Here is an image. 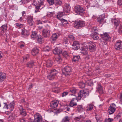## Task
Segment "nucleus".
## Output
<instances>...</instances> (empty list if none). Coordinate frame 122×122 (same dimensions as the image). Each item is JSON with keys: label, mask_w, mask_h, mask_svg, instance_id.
Wrapping results in <instances>:
<instances>
[{"label": "nucleus", "mask_w": 122, "mask_h": 122, "mask_svg": "<svg viewBox=\"0 0 122 122\" xmlns=\"http://www.w3.org/2000/svg\"><path fill=\"white\" fill-rule=\"evenodd\" d=\"M89 92L86 90H81L80 91L79 93L78 94L77 99L78 100H80L81 98H84L86 96L88 95Z\"/></svg>", "instance_id": "obj_1"}, {"label": "nucleus", "mask_w": 122, "mask_h": 122, "mask_svg": "<svg viewBox=\"0 0 122 122\" xmlns=\"http://www.w3.org/2000/svg\"><path fill=\"white\" fill-rule=\"evenodd\" d=\"M75 11L76 13L79 14H80L81 13H84L85 12L84 9L79 5L76 6L75 7Z\"/></svg>", "instance_id": "obj_2"}, {"label": "nucleus", "mask_w": 122, "mask_h": 122, "mask_svg": "<svg viewBox=\"0 0 122 122\" xmlns=\"http://www.w3.org/2000/svg\"><path fill=\"white\" fill-rule=\"evenodd\" d=\"M71 96L73 98L70 102V105L71 107H73L77 105L76 102L78 100L77 97H76L73 95H72Z\"/></svg>", "instance_id": "obj_3"}, {"label": "nucleus", "mask_w": 122, "mask_h": 122, "mask_svg": "<svg viewBox=\"0 0 122 122\" xmlns=\"http://www.w3.org/2000/svg\"><path fill=\"white\" fill-rule=\"evenodd\" d=\"M73 26L76 28H78L79 27H83L85 25L84 22L83 21L76 22L73 23Z\"/></svg>", "instance_id": "obj_4"}, {"label": "nucleus", "mask_w": 122, "mask_h": 122, "mask_svg": "<svg viewBox=\"0 0 122 122\" xmlns=\"http://www.w3.org/2000/svg\"><path fill=\"white\" fill-rule=\"evenodd\" d=\"M50 73L51 74L47 76V78L50 80H52L54 78L57 72L56 70L54 69L51 70Z\"/></svg>", "instance_id": "obj_5"}, {"label": "nucleus", "mask_w": 122, "mask_h": 122, "mask_svg": "<svg viewBox=\"0 0 122 122\" xmlns=\"http://www.w3.org/2000/svg\"><path fill=\"white\" fill-rule=\"evenodd\" d=\"M71 68L69 66H66L62 70V73L65 75L70 74L71 73Z\"/></svg>", "instance_id": "obj_6"}, {"label": "nucleus", "mask_w": 122, "mask_h": 122, "mask_svg": "<svg viewBox=\"0 0 122 122\" xmlns=\"http://www.w3.org/2000/svg\"><path fill=\"white\" fill-rule=\"evenodd\" d=\"M116 105L114 103H112L110 105L109 108L108 112L109 114H111L113 113L116 110Z\"/></svg>", "instance_id": "obj_7"}, {"label": "nucleus", "mask_w": 122, "mask_h": 122, "mask_svg": "<svg viewBox=\"0 0 122 122\" xmlns=\"http://www.w3.org/2000/svg\"><path fill=\"white\" fill-rule=\"evenodd\" d=\"M35 122H43L41 116L38 114L34 115Z\"/></svg>", "instance_id": "obj_8"}, {"label": "nucleus", "mask_w": 122, "mask_h": 122, "mask_svg": "<svg viewBox=\"0 0 122 122\" xmlns=\"http://www.w3.org/2000/svg\"><path fill=\"white\" fill-rule=\"evenodd\" d=\"M50 30L47 29H44L42 31V35L45 37H47L50 36Z\"/></svg>", "instance_id": "obj_9"}, {"label": "nucleus", "mask_w": 122, "mask_h": 122, "mask_svg": "<svg viewBox=\"0 0 122 122\" xmlns=\"http://www.w3.org/2000/svg\"><path fill=\"white\" fill-rule=\"evenodd\" d=\"M102 39L106 41H107L110 39V37L109 36L108 34L107 33H104L101 35Z\"/></svg>", "instance_id": "obj_10"}, {"label": "nucleus", "mask_w": 122, "mask_h": 122, "mask_svg": "<svg viewBox=\"0 0 122 122\" xmlns=\"http://www.w3.org/2000/svg\"><path fill=\"white\" fill-rule=\"evenodd\" d=\"M79 48V44L78 42L76 41L74 42L72 45V48L75 50H77Z\"/></svg>", "instance_id": "obj_11"}, {"label": "nucleus", "mask_w": 122, "mask_h": 122, "mask_svg": "<svg viewBox=\"0 0 122 122\" xmlns=\"http://www.w3.org/2000/svg\"><path fill=\"white\" fill-rule=\"evenodd\" d=\"M14 105V102H12L9 104L6 105V108L8 109L9 111H11L13 110Z\"/></svg>", "instance_id": "obj_12"}, {"label": "nucleus", "mask_w": 122, "mask_h": 122, "mask_svg": "<svg viewBox=\"0 0 122 122\" xmlns=\"http://www.w3.org/2000/svg\"><path fill=\"white\" fill-rule=\"evenodd\" d=\"M58 103V102L57 101L55 100L53 101L50 103V107L52 108H54L57 107Z\"/></svg>", "instance_id": "obj_13"}, {"label": "nucleus", "mask_w": 122, "mask_h": 122, "mask_svg": "<svg viewBox=\"0 0 122 122\" xmlns=\"http://www.w3.org/2000/svg\"><path fill=\"white\" fill-rule=\"evenodd\" d=\"M89 50L92 51L95 49L96 46L95 43L93 42H90L88 43Z\"/></svg>", "instance_id": "obj_14"}, {"label": "nucleus", "mask_w": 122, "mask_h": 122, "mask_svg": "<svg viewBox=\"0 0 122 122\" xmlns=\"http://www.w3.org/2000/svg\"><path fill=\"white\" fill-rule=\"evenodd\" d=\"M122 42L121 41H118L117 42L115 45V48L118 50L122 48Z\"/></svg>", "instance_id": "obj_15"}, {"label": "nucleus", "mask_w": 122, "mask_h": 122, "mask_svg": "<svg viewBox=\"0 0 122 122\" xmlns=\"http://www.w3.org/2000/svg\"><path fill=\"white\" fill-rule=\"evenodd\" d=\"M87 50V48L85 46L82 47L81 48V52L83 54L86 55L88 53Z\"/></svg>", "instance_id": "obj_16"}, {"label": "nucleus", "mask_w": 122, "mask_h": 122, "mask_svg": "<svg viewBox=\"0 0 122 122\" xmlns=\"http://www.w3.org/2000/svg\"><path fill=\"white\" fill-rule=\"evenodd\" d=\"M70 6L67 4H65L63 10L65 12L68 13L70 11Z\"/></svg>", "instance_id": "obj_17"}, {"label": "nucleus", "mask_w": 122, "mask_h": 122, "mask_svg": "<svg viewBox=\"0 0 122 122\" xmlns=\"http://www.w3.org/2000/svg\"><path fill=\"white\" fill-rule=\"evenodd\" d=\"M27 22L29 25L30 26H32L34 24V22L33 21V17L30 16H29L27 18Z\"/></svg>", "instance_id": "obj_18"}, {"label": "nucleus", "mask_w": 122, "mask_h": 122, "mask_svg": "<svg viewBox=\"0 0 122 122\" xmlns=\"http://www.w3.org/2000/svg\"><path fill=\"white\" fill-rule=\"evenodd\" d=\"M19 108L20 111V114L23 116H25L26 115V113L25 110L23 109L22 107L20 106Z\"/></svg>", "instance_id": "obj_19"}, {"label": "nucleus", "mask_w": 122, "mask_h": 122, "mask_svg": "<svg viewBox=\"0 0 122 122\" xmlns=\"http://www.w3.org/2000/svg\"><path fill=\"white\" fill-rule=\"evenodd\" d=\"M105 18V15L103 14L100 16L97 19L98 22L100 24L102 23L103 22L104 19Z\"/></svg>", "instance_id": "obj_20"}, {"label": "nucleus", "mask_w": 122, "mask_h": 122, "mask_svg": "<svg viewBox=\"0 0 122 122\" xmlns=\"http://www.w3.org/2000/svg\"><path fill=\"white\" fill-rule=\"evenodd\" d=\"M97 92H98L100 94H102L103 92V90L102 86L100 84H99L97 87Z\"/></svg>", "instance_id": "obj_21"}, {"label": "nucleus", "mask_w": 122, "mask_h": 122, "mask_svg": "<svg viewBox=\"0 0 122 122\" xmlns=\"http://www.w3.org/2000/svg\"><path fill=\"white\" fill-rule=\"evenodd\" d=\"M21 34L25 36H27L29 35V33L27 30L24 29L22 30Z\"/></svg>", "instance_id": "obj_22"}, {"label": "nucleus", "mask_w": 122, "mask_h": 122, "mask_svg": "<svg viewBox=\"0 0 122 122\" xmlns=\"http://www.w3.org/2000/svg\"><path fill=\"white\" fill-rule=\"evenodd\" d=\"M56 62H57L58 63H59L62 61V59L60 55H58L56 57Z\"/></svg>", "instance_id": "obj_23"}, {"label": "nucleus", "mask_w": 122, "mask_h": 122, "mask_svg": "<svg viewBox=\"0 0 122 122\" xmlns=\"http://www.w3.org/2000/svg\"><path fill=\"white\" fill-rule=\"evenodd\" d=\"M53 52L55 54H59L62 52L61 51H60L57 47H56L55 49L53 50Z\"/></svg>", "instance_id": "obj_24"}, {"label": "nucleus", "mask_w": 122, "mask_h": 122, "mask_svg": "<svg viewBox=\"0 0 122 122\" xmlns=\"http://www.w3.org/2000/svg\"><path fill=\"white\" fill-rule=\"evenodd\" d=\"M39 49L36 48H34L32 51V54L33 56L36 55L39 52Z\"/></svg>", "instance_id": "obj_25"}, {"label": "nucleus", "mask_w": 122, "mask_h": 122, "mask_svg": "<svg viewBox=\"0 0 122 122\" xmlns=\"http://www.w3.org/2000/svg\"><path fill=\"white\" fill-rule=\"evenodd\" d=\"M6 76L5 74L0 72V81H3L5 79Z\"/></svg>", "instance_id": "obj_26"}, {"label": "nucleus", "mask_w": 122, "mask_h": 122, "mask_svg": "<svg viewBox=\"0 0 122 122\" xmlns=\"http://www.w3.org/2000/svg\"><path fill=\"white\" fill-rule=\"evenodd\" d=\"M64 13L62 12H59L57 13V18L59 20H61V17H62L63 15H64Z\"/></svg>", "instance_id": "obj_27"}, {"label": "nucleus", "mask_w": 122, "mask_h": 122, "mask_svg": "<svg viewBox=\"0 0 122 122\" xmlns=\"http://www.w3.org/2000/svg\"><path fill=\"white\" fill-rule=\"evenodd\" d=\"M91 36L92 37L94 40L97 39L99 38L98 35L96 32H94L93 34H91Z\"/></svg>", "instance_id": "obj_28"}, {"label": "nucleus", "mask_w": 122, "mask_h": 122, "mask_svg": "<svg viewBox=\"0 0 122 122\" xmlns=\"http://www.w3.org/2000/svg\"><path fill=\"white\" fill-rule=\"evenodd\" d=\"M1 30L4 32H5L7 29V25L6 24H5L3 25L1 27Z\"/></svg>", "instance_id": "obj_29"}, {"label": "nucleus", "mask_w": 122, "mask_h": 122, "mask_svg": "<svg viewBox=\"0 0 122 122\" xmlns=\"http://www.w3.org/2000/svg\"><path fill=\"white\" fill-rule=\"evenodd\" d=\"M112 21V22L116 26H118L119 25V21L116 19H113Z\"/></svg>", "instance_id": "obj_30"}, {"label": "nucleus", "mask_w": 122, "mask_h": 122, "mask_svg": "<svg viewBox=\"0 0 122 122\" xmlns=\"http://www.w3.org/2000/svg\"><path fill=\"white\" fill-rule=\"evenodd\" d=\"M53 62L50 60L47 61L46 62V65L47 67H50L52 66Z\"/></svg>", "instance_id": "obj_31"}, {"label": "nucleus", "mask_w": 122, "mask_h": 122, "mask_svg": "<svg viewBox=\"0 0 122 122\" xmlns=\"http://www.w3.org/2000/svg\"><path fill=\"white\" fill-rule=\"evenodd\" d=\"M93 108V106L91 104H88L86 107V110L88 111H90Z\"/></svg>", "instance_id": "obj_32"}, {"label": "nucleus", "mask_w": 122, "mask_h": 122, "mask_svg": "<svg viewBox=\"0 0 122 122\" xmlns=\"http://www.w3.org/2000/svg\"><path fill=\"white\" fill-rule=\"evenodd\" d=\"M37 35V33L35 32H32V34L31 35V37L33 39H35L36 38L38 37Z\"/></svg>", "instance_id": "obj_33"}, {"label": "nucleus", "mask_w": 122, "mask_h": 122, "mask_svg": "<svg viewBox=\"0 0 122 122\" xmlns=\"http://www.w3.org/2000/svg\"><path fill=\"white\" fill-rule=\"evenodd\" d=\"M58 36V34H57L55 33L53 34L52 37V40L53 41L56 40Z\"/></svg>", "instance_id": "obj_34"}, {"label": "nucleus", "mask_w": 122, "mask_h": 122, "mask_svg": "<svg viewBox=\"0 0 122 122\" xmlns=\"http://www.w3.org/2000/svg\"><path fill=\"white\" fill-rule=\"evenodd\" d=\"M69 118L67 116H66L63 119L62 122H69Z\"/></svg>", "instance_id": "obj_35"}, {"label": "nucleus", "mask_w": 122, "mask_h": 122, "mask_svg": "<svg viewBox=\"0 0 122 122\" xmlns=\"http://www.w3.org/2000/svg\"><path fill=\"white\" fill-rule=\"evenodd\" d=\"M26 65V66L28 67L31 68L34 65L33 62L32 61L28 62L27 63Z\"/></svg>", "instance_id": "obj_36"}, {"label": "nucleus", "mask_w": 122, "mask_h": 122, "mask_svg": "<svg viewBox=\"0 0 122 122\" xmlns=\"http://www.w3.org/2000/svg\"><path fill=\"white\" fill-rule=\"evenodd\" d=\"M80 59V56H76L74 57L72 59V61L74 62L78 61Z\"/></svg>", "instance_id": "obj_37"}, {"label": "nucleus", "mask_w": 122, "mask_h": 122, "mask_svg": "<svg viewBox=\"0 0 122 122\" xmlns=\"http://www.w3.org/2000/svg\"><path fill=\"white\" fill-rule=\"evenodd\" d=\"M59 90L60 88L56 87H54V88L53 89L52 91L53 92L58 93Z\"/></svg>", "instance_id": "obj_38"}, {"label": "nucleus", "mask_w": 122, "mask_h": 122, "mask_svg": "<svg viewBox=\"0 0 122 122\" xmlns=\"http://www.w3.org/2000/svg\"><path fill=\"white\" fill-rule=\"evenodd\" d=\"M55 4L56 5H60L62 4V2L60 0H56L55 1Z\"/></svg>", "instance_id": "obj_39"}, {"label": "nucleus", "mask_w": 122, "mask_h": 122, "mask_svg": "<svg viewBox=\"0 0 122 122\" xmlns=\"http://www.w3.org/2000/svg\"><path fill=\"white\" fill-rule=\"evenodd\" d=\"M79 87L81 88H83L85 86V83L82 82H80L79 83Z\"/></svg>", "instance_id": "obj_40"}, {"label": "nucleus", "mask_w": 122, "mask_h": 122, "mask_svg": "<svg viewBox=\"0 0 122 122\" xmlns=\"http://www.w3.org/2000/svg\"><path fill=\"white\" fill-rule=\"evenodd\" d=\"M14 119V115L13 114H12L8 118V120L10 121L13 120Z\"/></svg>", "instance_id": "obj_41"}, {"label": "nucleus", "mask_w": 122, "mask_h": 122, "mask_svg": "<svg viewBox=\"0 0 122 122\" xmlns=\"http://www.w3.org/2000/svg\"><path fill=\"white\" fill-rule=\"evenodd\" d=\"M113 120V119L112 118H106L104 122H112Z\"/></svg>", "instance_id": "obj_42"}, {"label": "nucleus", "mask_w": 122, "mask_h": 122, "mask_svg": "<svg viewBox=\"0 0 122 122\" xmlns=\"http://www.w3.org/2000/svg\"><path fill=\"white\" fill-rule=\"evenodd\" d=\"M83 108L81 105H79L77 107V110L79 112H81L82 111Z\"/></svg>", "instance_id": "obj_43"}, {"label": "nucleus", "mask_w": 122, "mask_h": 122, "mask_svg": "<svg viewBox=\"0 0 122 122\" xmlns=\"http://www.w3.org/2000/svg\"><path fill=\"white\" fill-rule=\"evenodd\" d=\"M60 20H61L62 24L63 25L66 24L68 23V22L66 20L63 19H61Z\"/></svg>", "instance_id": "obj_44"}, {"label": "nucleus", "mask_w": 122, "mask_h": 122, "mask_svg": "<svg viewBox=\"0 0 122 122\" xmlns=\"http://www.w3.org/2000/svg\"><path fill=\"white\" fill-rule=\"evenodd\" d=\"M47 2L50 5H52L54 3V0H47Z\"/></svg>", "instance_id": "obj_45"}, {"label": "nucleus", "mask_w": 122, "mask_h": 122, "mask_svg": "<svg viewBox=\"0 0 122 122\" xmlns=\"http://www.w3.org/2000/svg\"><path fill=\"white\" fill-rule=\"evenodd\" d=\"M101 44H102L103 46L106 45L107 44V41L102 39L101 40Z\"/></svg>", "instance_id": "obj_46"}, {"label": "nucleus", "mask_w": 122, "mask_h": 122, "mask_svg": "<svg viewBox=\"0 0 122 122\" xmlns=\"http://www.w3.org/2000/svg\"><path fill=\"white\" fill-rule=\"evenodd\" d=\"M68 38L71 40H74V37L73 36L71 35H70L68 36Z\"/></svg>", "instance_id": "obj_47"}, {"label": "nucleus", "mask_w": 122, "mask_h": 122, "mask_svg": "<svg viewBox=\"0 0 122 122\" xmlns=\"http://www.w3.org/2000/svg\"><path fill=\"white\" fill-rule=\"evenodd\" d=\"M63 41L65 44L67 43L68 42V40L66 37L64 38Z\"/></svg>", "instance_id": "obj_48"}, {"label": "nucleus", "mask_w": 122, "mask_h": 122, "mask_svg": "<svg viewBox=\"0 0 122 122\" xmlns=\"http://www.w3.org/2000/svg\"><path fill=\"white\" fill-rule=\"evenodd\" d=\"M38 4L40 5H43L44 3V1L42 0H40L38 1Z\"/></svg>", "instance_id": "obj_49"}, {"label": "nucleus", "mask_w": 122, "mask_h": 122, "mask_svg": "<svg viewBox=\"0 0 122 122\" xmlns=\"http://www.w3.org/2000/svg\"><path fill=\"white\" fill-rule=\"evenodd\" d=\"M68 94V92H65L62 93V97H65Z\"/></svg>", "instance_id": "obj_50"}, {"label": "nucleus", "mask_w": 122, "mask_h": 122, "mask_svg": "<svg viewBox=\"0 0 122 122\" xmlns=\"http://www.w3.org/2000/svg\"><path fill=\"white\" fill-rule=\"evenodd\" d=\"M16 25L18 27L21 28L22 27L23 24H21L19 23H17L16 24Z\"/></svg>", "instance_id": "obj_51"}, {"label": "nucleus", "mask_w": 122, "mask_h": 122, "mask_svg": "<svg viewBox=\"0 0 122 122\" xmlns=\"http://www.w3.org/2000/svg\"><path fill=\"white\" fill-rule=\"evenodd\" d=\"M117 3L119 5H122V0H118L117 1Z\"/></svg>", "instance_id": "obj_52"}, {"label": "nucleus", "mask_w": 122, "mask_h": 122, "mask_svg": "<svg viewBox=\"0 0 122 122\" xmlns=\"http://www.w3.org/2000/svg\"><path fill=\"white\" fill-rule=\"evenodd\" d=\"M70 92L73 93H75L76 92V90L75 89H72L70 90Z\"/></svg>", "instance_id": "obj_53"}, {"label": "nucleus", "mask_w": 122, "mask_h": 122, "mask_svg": "<svg viewBox=\"0 0 122 122\" xmlns=\"http://www.w3.org/2000/svg\"><path fill=\"white\" fill-rule=\"evenodd\" d=\"M38 1L37 0H33V4L35 5H36L37 4V1Z\"/></svg>", "instance_id": "obj_54"}, {"label": "nucleus", "mask_w": 122, "mask_h": 122, "mask_svg": "<svg viewBox=\"0 0 122 122\" xmlns=\"http://www.w3.org/2000/svg\"><path fill=\"white\" fill-rule=\"evenodd\" d=\"M40 6H37L36 7V10L35 11V12H37L38 11V10L39 9Z\"/></svg>", "instance_id": "obj_55"}, {"label": "nucleus", "mask_w": 122, "mask_h": 122, "mask_svg": "<svg viewBox=\"0 0 122 122\" xmlns=\"http://www.w3.org/2000/svg\"><path fill=\"white\" fill-rule=\"evenodd\" d=\"M20 122H28L27 120L24 119H22L20 120Z\"/></svg>", "instance_id": "obj_56"}, {"label": "nucleus", "mask_w": 122, "mask_h": 122, "mask_svg": "<svg viewBox=\"0 0 122 122\" xmlns=\"http://www.w3.org/2000/svg\"><path fill=\"white\" fill-rule=\"evenodd\" d=\"M92 32H96V31H97V30L96 29V28L95 27H94L92 29Z\"/></svg>", "instance_id": "obj_57"}, {"label": "nucleus", "mask_w": 122, "mask_h": 122, "mask_svg": "<svg viewBox=\"0 0 122 122\" xmlns=\"http://www.w3.org/2000/svg\"><path fill=\"white\" fill-rule=\"evenodd\" d=\"M62 55L64 56H68V54L67 52L66 51H64L62 53Z\"/></svg>", "instance_id": "obj_58"}, {"label": "nucleus", "mask_w": 122, "mask_h": 122, "mask_svg": "<svg viewBox=\"0 0 122 122\" xmlns=\"http://www.w3.org/2000/svg\"><path fill=\"white\" fill-rule=\"evenodd\" d=\"M45 48L46 49V50H45V51H48L50 50V49L49 48V46H46Z\"/></svg>", "instance_id": "obj_59"}, {"label": "nucleus", "mask_w": 122, "mask_h": 122, "mask_svg": "<svg viewBox=\"0 0 122 122\" xmlns=\"http://www.w3.org/2000/svg\"><path fill=\"white\" fill-rule=\"evenodd\" d=\"M80 117H76L75 118V120L76 121H78L80 120Z\"/></svg>", "instance_id": "obj_60"}, {"label": "nucleus", "mask_w": 122, "mask_h": 122, "mask_svg": "<svg viewBox=\"0 0 122 122\" xmlns=\"http://www.w3.org/2000/svg\"><path fill=\"white\" fill-rule=\"evenodd\" d=\"M20 1L22 3H27V2L26 0H21Z\"/></svg>", "instance_id": "obj_61"}, {"label": "nucleus", "mask_w": 122, "mask_h": 122, "mask_svg": "<svg viewBox=\"0 0 122 122\" xmlns=\"http://www.w3.org/2000/svg\"><path fill=\"white\" fill-rule=\"evenodd\" d=\"M37 38L38 39V41H39V42L40 43H42V40L40 38H39L38 37H37Z\"/></svg>", "instance_id": "obj_62"}, {"label": "nucleus", "mask_w": 122, "mask_h": 122, "mask_svg": "<svg viewBox=\"0 0 122 122\" xmlns=\"http://www.w3.org/2000/svg\"><path fill=\"white\" fill-rule=\"evenodd\" d=\"M119 30L120 31H122V26H121L119 28Z\"/></svg>", "instance_id": "obj_63"}, {"label": "nucleus", "mask_w": 122, "mask_h": 122, "mask_svg": "<svg viewBox=\"0 0 122 122\" xmlns=\"http://www.w3.org/2000/svg\"><path fill=\"white\" fill-rule=\"evenodd\" d=\"M29 122H34L33 120L31 118H30L29 121Z\"/></svg>", "instance_id": "obj_64"}]
</instances>
